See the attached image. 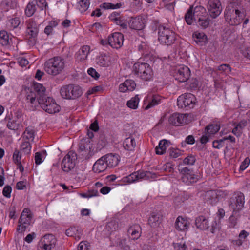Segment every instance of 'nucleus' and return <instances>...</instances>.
Here are the masks:
<instances>
[{
    "label": "nucleus",
    "instance_id": "nucleus-1",
    "mask_svg": "<svg viewBox=\"0 0 250 250\" xmlns=\"http://www.w3.org/2000/svg\"><path fill=\"white\" fill-rule=\"evenodd\" d=\"M45 88L39 83H35L33 86V91H30L25 96V103L29 109L34 111L40 105H48L54 100L47 97L45 94Z\"/></svg>",
    "mask_w": 250,
    "mask_h": 250
},
{
    "label": "nucleus",
    "instance_id": "nucleus-2",
    "mask_svg": "<svg viewBox=\"0 0 250 250\" xmlns=\"http://www.w3.org/2000/svg\"><path fill=\"white\" fill-rule=\"evenodd\" d=\"M241 3H232L228 6L224 12V16L226 21L230 25L235 26L240 24L244 18V13L241 11Z\"/></svg>",
    "mask_w": 250,
    "mask_h": 250
},
{
    "label": "nucleus",
    "instance_id": "nucleus-3",
    "mask_svg": "<svg viewBox=\"0 0 250 250\" xmlns=\"http://www.w3.org/2000/svg\"><path fill=\"white\" fill-rule=\"evenodd\" d=\"M64 67V61L60 57H55L45 62L44 69L45 72L52 76L61 73Z\"/></svg>",
    "mask_w": 250,
    "mask_h": 250
},
{
    "label": "nucleus",
    "instance_id": "nucleus-4",
    "mask_svg": "<svg viewBox=\"0 0 250 250\" xmlns=\"http://www.w3.org/2000/svg\"><path fill=\"white\" fill-rule=\"evenodd\" d=\"M37 19L36 17H34L28 19L25 22L26 32L28 36L27 42L30 46H33L36 44L39 33V27L40 23Z\"/></svg>",
    "mask_w": 250,
    "mask_h": 250
},
{
    "label": "nucleus",
    "instance_id": "nucleus-5",
    "mask_svg": "<svg viewBox=\"0 0 250 250\" xmlns=\"http://www.w3.org/2000/svg\"><path fill=\"white\" fill-rule=\"evenodd\" d=\"M133 70L135 75L144 81H149L153 77L152 69L147 63L137 62L133 66Z\"/></svg>",
    "mask_w": 250,
    "mask_h": 250
},
{
    "label": "nucleus",
    "instance_id": "nucleus-6",
    "mask_svg": "<svg viewBox=\"0 0 250 250\" xmlns=\"http://www.w3.org/2000/svg\"><path fill=\"white\" fill-rule=\"evenodd\" d=\"M60 94L64 99L74 100L83 94V90L79 85L71 84L62 87L60 89Z\"/></svg>",
    "mask_w": 250,
    "mask_h": 250
},
{
    "label": "nucleus",
    "instance_id": "nucleus-7",
    "mask_svg": "<svg viewBox=\"0 0 250 250\" xmlns=\"http://www.w3.org/2000/svg\"><path fill=\"white\" fill-rule=\"evenodd\" d=\"M158 34L159 41L164 45H171L176 40L175 33L164 25H159Z\"/></svg>",
    "mask_w": 250,
    "mask_h": 250
},
{
    "label": "nucleus",
    "instance_id": "nucleus-8",
    "mask_svg": "<svg viewBox=\"0 0 250 250\" xmlns=\"http://www.w3.org/2000/svg\"><path fill=\"white\" fill-rule=\"evenodd\" d=\"M245 204V196L241 192H235L229 201V206L233 211H238L241 210L244 208Z\"/></svg>",
    "mask_w": 250,
    "mask_h": 250
},
{
    "label": "nucleus",
    "instance_id": "nucleus-9",
    "mask_svg": "<svg viewBox=\"0 0 250 250\" xmlns=\"http://www.w3.org/2000/svg\"><path fill=\"white\" fill-rule=\"evenodd\" d=\"M196 98L190 93H185L179 96L177 103L179 107L191 109L193 108L196 103Z\"/></svg>",
    "mask_w": 250,
    "mask_h": 250
},
{
    "label": "nucleus",
    "instance_id": "nucleus-10",
    "mask_svg": "<svg viewBox=\"0 0 250 250\" xmlns=\"http://www.w3.org/2000/svg\"><path fill=\"white\" fill-rule=\"evenodd\" d=\"M77 159L76 153L72 151H69L63 158L62 162V167L63 171L69 172L75 166V162Z\"/></svg>",
    "mask_w": 250,
    "mask_h": 250
},
{
    "label": "nucleus",
    "instance_id": "nucleus-11",
    "mask_svg": "<svg viewBox=\"0 0 250 250\" xmlns=\"http://www.w3.org/2000/svg\"><path fill=\"white\" fill-rule=\"evenodd\" d=\"M57 240L52 234L45 235L38 244V250H51L55 247Z\"/></svg>",
    "mask_w": 250,
    "mask_h": 250
},
{
    "label": "nucleus",
    "instance_id": "nucleus-12",
    "mask_svg": "<svg viewBox=\"0 0 250 250\" xmlns=\"http://www.w3.org/2000/svg\"><path fill=\"white\" fill-rule=\"evenodd\" d=\"M179 170L181 174L182 181L187 185L196 183L198 181L197 176L194 174L192 169L185 167Z\"/></svg>",
    "mask_w": 250,
    "mask_h": 250
},
{
    "label": "nucleus",
    "instance_id": "nucleus-13",
    "mask_svg": "<svg viewBox=\"0 0 250 250\" xmlns=\"http://www.w3.org/2000/svg\"><path fill=\"white\" fill-rule=\"evenodd\" d=\"M207 8L209 15L212 18H216L221 14L223 8L219 0H209Z\"/></svg>",
    "mask_w": 250,
    "mask_h": 250
},
{
    "label": "nucleus",
    "instance_id": "nucleus-14",
    "mask_svg": "<svg viewBox=\"0 0 250 250\" xmlns=\"http://www.w3.org/2000/svg\"><path fill=\"white\" fill-rule=\"evenodd\" d=\"M124 35L119 32L112 34L108 38V43L112 48L119 49L123 44Z\"/></svg>",
    "mask_w": 250,
    "mask_h": 250
},
{
    "label": "nucleus",
    "instance_id": "nucleus-15",
    "mask_svg": "<svg viewBox=\"0 0 250 250\" xmlns=\"http://www.w3.org/2000/svg\"><path fill=\"white\" fill-rule=\"evenodd\" d=\"M190 74L189 68L188 66L182 65L176 70L174 76L179 82H185L188 79Z\"/></svg>",
    "mask_w": 250,
    "mask_h": 250
},
{
    "label": "nucleus",
    "instance_id": "nucleus-16",
    "mask_svg": "<svg viewBox=\"0 0 250 250\" xmlns=\"http://www.w3.org/2000/svg\"><path fill=\"white\" fill-rule=\"evenodd\" d=\"M187 116L186 114L174 113L171 115L168 118V122L172 125L178 126L186 123Z\"/></svg>",
    "mask_w": 250,
    "mask_h": 250
},
{
    "label": "nucleus",
    "instance_id": "nucleus-17",
    "mask_svg": "<svg viewBox=\"0 0 250 250\" xmlns=\"http://www.w3.org/2000/svg\"><path fill=\"white\" fill-rule=\"evenodd\" d=\"M142 233L141 226L138 224L130 226L127 230L129 238L132 240H137L140 238Z\"/></svg>",
    "mask_w": 250,
    "mask_h": 250
},
{
    "label": "nucleus",
    "instance_id": "nucleus-18",
    "mask_svg": "<svg viewBox=\"0 0 250 250\" xmlns=\"http://www.w3.org/2000/svg\"><path fill=\"white\" fill-rule=\"evenodd\" d=\"M195 224L196 228L201 230H207L210 226L208 219L203 215H200L196 218Z\"/></svg>",
    "mask_w": 250,
    "mask_h": 250
},
{
    "label": "nucleus",
    "instance_id": "nucleus-19",
    "mask_svg": "<svg viewBox=\"0 0 250 250\" xmlns=\"http://www.w3.org/2000/svg\"><path fill=\"white\" fill-rule=\"evenodd\" d=\"M107 167L104 157L102 156L94 163L92 170L95 173H99L104 171Z\"/></svg>",
    "mask_w": 250,
    "mask_h": 250
},
{
    "label": "nucleus",
    "instance_id": "nucleus-20",
    "mask_svg": "<svg viewBox=\"0 0 250 250\" xmlns=\"http://www.w3.org/2000/svg\"><path fill=\"white\" fill-rule=\"evenodd\" d=\"M189 222L187 218L182 216H178L175 221V226L177 230L179 231H184L189 228Z\"/></svg>",
    "mask_w": 250,
    "mask_h": 250
},
{
    "label": "nucleus",
    "instance_id": "nucleus-21",
    "mask_svg": "<svg viewBox=\"0 0 250 250\" xmlns=\"http://www.w3.org/2000/svg\"><path fill=\"white\" fill-rule=\"evenodd\" d=\"M128 25L131 28L138 30L142 29L145 26L144 20L140 17L132 18L128 22Z\"/></svg>",
    "mask_w": 250,
    "mask_h": 250
},
{
    "label": "nucleus",
    "instance_id": "nucleus-22",
    "mask_svg": "<svg viewBox=\"0 0 250 250\" xmlns=\"http://www.w3.org/2000/svg\"><path fill=\"white\" fill-rule=\"evenodd\" d=\"M78 151L79 152H82V155H85L87 153L90 152L92 148V144L91 143L90 138L81 141L79 144Z\"/></svg>",
    "mask_w": 250,
    "mask_h": 250
},
{
    "label": "nucleus",
    "instance_id": "nucleus-23",
    "mask_svg": "<svg viewBox=\"0 0 250 250\" xmlns=\"http://www.w3.org/2000/svg\"><path fill=\"white\" fill-rule=\"evenodd\" d=\"M103 157H104L107 167L110 168L116 166L119 161V156L116 154H108Z\"/></svg>",
    "mask_w": 250,
    "mask_h": 250
},
{
    "label": "nucleus",
    "instance_id": "nucleus-24",
    "mask_svg": "<svg viewBox=\"0 0 250 250\" xmlns=\"http://www.w3.org/2000/svg\"><path fill=\"white\" fill-rule=\"evenodd\" d=\"M65 234L69 237H74L75 239L80 240L83 234V232L79 227L73 226L66 230Z\"/></svg>",
    "mask_w": 250,
    "mask_h": 250
},
{
    "label": "nucleus",
    "instance_id": "nucleus-25",
    "mask_svg": "<svg viewBox=\"0 0 250 250\" xmlns=\"http://www.w3.org/2000/svg\"><path fill=\"white\" fill-rule=\"evenodd\" d=\"M90 47L88 45H84L76 53L75 58L80 62L84 61L87 59Z\"/></svg>",
    "mask_w": 250,
    "mask_h": 250
},
{
    "label": "nucleus",
    "instance_id": "nucleus-26",
    "mask_svg": "<svg viewBox=\"0 0 250 250\" xmlns=\"http://www.w3.org/2000/svg\"><path fill=\"white\" fill-rule=\"evenodd\" d=\"M205 200L212 205L215 204L219 200V197L216 190H209L205 195Z\"/></svg>",
    "mask_w": 250,
    "mask_h": 250
},
{
    "label": "nucleus",
    "instance_id": "nucleus-27",
    "mask_svg": "<svg viewBox=\"0 0 250 250\" xmlns=\"http://www.w3.org/2000/svg\"><path fill=\"white\" fill-rule=\"evenodd\" d=\"M136 83L133 80H127L119 85V90L121 92L133 91L136 87Z\"/></svg>",
    "mask_w": 250,
    "mask_h": 250
},
{
    "label": "nucleus",
    "instance_id": "nucleus-28",
    "mask_svg": "<svg viewBox=\"0 0 250 250\" xmlns=\"http://www.w3.org/2000/svg\"><path fill=\"white\" fill-rule=\"evenodd\" d=\"M162 217V215L158 212H153L148 219V224L151 227L156 228L161 224Z\"/></svg>",
    "mask_w": 250,
    "mask_h": 250
},
{
    "label": "nucleus",
    "instance_id": "nucleus-29",
    "mask_svg": "<svg viewBox=\"0 0 250 250\" xmlns=\"http://www.w3.org/2000/svg\"><path fill=\"white\" fill-rule=\"evenodd\" d=\"M192 36L195 42L200 45H204L208 40L207 36L203 32H195Z\"/></svg>",
    "mask_w": 250,
    "mask_h": 250
},
{
    "label": "nucleus",
    "instance_id": "nucleus-30",
    "mask_svg": "<svg viewBox=\"0 0 250 250\" xmlns=\"http://www.w3.org/2000/svg\"><path fill=\"white\" fill-rule=\"evenodd\" d=\"M42 109L48 113L53 114L59 112L60 106L56 104L54 100L52 101V102L48 105H42Z\"/></svg>",
    "mask_w": 250,
    "mask_h": 250
},
{
    "label": "nucleus",
    "instance_id": "nucleus-31",
    "mask_svg": "<svg viewBox=\"0 0 250 250\" xmlns=\"http://www.w3.org/2000/svg\"><path fill=\"white\" fill-rule=\"evenodd\" d=\"M35 136V130L33 127L28 126L26 128L22 135L23 140L33 141Z\"/></svg>",
    "mask_w": 250,
    "mask_h": 250
},
{
    "label": "nucleus",
    "instance_id": "nucleus-32",
    "mask_svg": "<svg viewBox=\"0 0 250 250\" xmlns=\"http://www.w3.org/2000/svg\"><path fill=\"white\" fill-rule=\"evenodd\" d=\"M136 145L135 139L132 137L126 138L123 143V146L125 149L128 151L134 150Z\"/></svg>",
    "mask_w": 250,
    "mask_h": 250
},
{
    "label": "nucleus",
    "instance_id": "nucleus-33",
    "mask_svg": "<svg viewBox=\"0 0 250 250\" xmlns=\"http://www.w3.org/2000/svg\"><path fill=\"white\" fill-rule=\"evenodd\" d=\"M28 209L25 208L22 212L20 218L19 220L20 224H27L29 225L32 218V215L28 214Z\"/></svg>",
    "mask_w": 250,
    "mask_h": 250
},
{
    "label": "nucleus",
    "instance_id": "nucleus-34",
    "mask_svg": "<svg viewBox=\"0 0 250 250\" xmlns=\"http://www.w3.org/2000/svg\"><path fill=\"white\" fill-rule=\"evenodd\" d=\"M195 21H196L198 26L203 29H206L209 26L210 21L208 15L207 14L203 17L197 19Z\"/></svg>",
    "mask_w": 250,
    "mask_h": 250
},
{
    "label": "nucleus",
    "instance_id": "nucleus-35",
    "mask_svg": "<svg viewBox=\"0 0 250 250\" xmlns=\"http://www.w3.org/2000/svg\"><path fill=\"white\" fill-rule=\"evenodd\" d=\"M220 128V125L217 124H210L205 128L204 133L210 135L211 136L216 133Z\"/></svg>",
    "mask_w": 250,
    "mask_h": 250
},
{
    "label": "nucleus",
    "instance_id": "nucleus-36",
    "mask_svg": "<svg viewBox=\"0 0 250 250\" xmlns=\"http://www.w3.org/2000/svg\"><path fill=\"white\" fill-rule=\"evenodd\" d=\"M137 175L138 180L140 179H154L156 178V174L152 173L150 171H138L136 172Z\"/></svg>",
    "mask_w": 250,
    "mask_h": 250
},
{
    "label": "nucleus",
    "instance_id": "nucleus-37",
    "mask_svg": "<svg viewBox=\"0 0 250 250\" xmlns=\"http://www.w3.org/2000/svg\"><path fill=\"white\" fill-rule=\"evenodd\" d=\"M193 12L194 15V21L208 14H207L206 9L201 6L195 7L194 10H193Z\"/></svg>",
    "mask_w": 250,
    "mask_h": 250
},
{
    "label": "nucleus",
    "instance_id": "nucleus-38",
    "mask_svg": "<svg viewBox=\"0 0 250 250\" xmlns=\"http://www.w3.org/2000/svg\"><path fill=\"white\" fill-rule=\"evenodd\" d=\"M31 145L30 141L27 140H23L20 146V150L24 154H29L31 150Z\"/></svg>",
    "mask_w": 250,
    "mask_h": 250
},
{
    "label": "nucleus",
    "instance_id": "nucleus-39",
    "mask_svg": "<svg viewBox=\"0 0 250 250\" xmlns=\"http://www.w3.org/2000/svg\"><path fill=\"white\" fill-rule=\"evenodd\" d=\"M167 141L166 140H162L160 141L158 146L155 148L156 153L158 155H162L166 152L167 149L166 145Z\"/></svg>",
    "mask_w": 250,
    "mask_h": 250
},
{
    "label": "nucleus",
    "instance_id": "nucleus-40",
    "mask_svg": "<svg viewBox=\"0 0 250 250\" xmlns=\"http://www.w3.org/2000/svg\"><path fill=\"white\" fill-rule=\"evenodd\" d=\"M161 101L160 96L153 95L152 99L148 102V104L145 107V109L148 110L154 106L158 105L161 103Z\"/></svg>",
    "mask_w": 250,
    "mask_h": 250
},
{
    "label": "nucleus",
    "instance_id": "nucleus-41",
    "mask_svg": "<svg viewBox=\"0 0 250 250\" xmlns=\"http://www.w3.org/2000/svg\"><path fill=\"white\" fill-rule=\"evenodd\" d=\"M185 19L187 23L191 25L194 21V15L193 12V7H190L185 15Z\"/></svg>",
    "mask_w": 250,
    "mask_h": 250
},
{
    "label": "nucleus",
    "instance_id": "nucleus-42",
    "mask_svg": "<svg viewBox=\"0 0 250 250\" xmlns=\"http://www.w3.org/2000/svg\"><path fill=\"white\" fill-rule=\"evenodd\" d=\"M36 10V6L34 2H33L32 0L27 5L25 9V14L27 16L31 17L35 13Z\"/></svg>",
    "mask_w": 250,
    "mask_h": 250
},
{
    "label": "nucleus",
    "instance_id": "nucleus-43",
    "mask_svg": "<svg viewBox=\"0 0 250 250\" xmlns=\"http://www.w3.org/2000/svg\"><path fill=\"white\" fill-rule=\"evenodd\" d=\"M239 216V212L233 211L232 215L230 216L229 219V227H235L237 223L238 218Z\"/></svg>",
    "mask_w": 250,
    "mask_h": 250
},
{
    "label": "nucleus",
    "instance_id": "nucleus-44",
    "mask_svg": "<svg viewBox=\"0 0 250 250\" xmlns=\"http://www.w3.org/2000/svg\"><path fill=\"white\" fill-rule=\"evenodd\" d=\"M139 98L138 95L132 97L130 100L127 102V106L131 109H135L137 108L139 102Z\"/></svg>",
    "mask_w": 250,
    "mask_h": 250
},
{
    "label": "nucleus",
    "instance_id": "nucleus-45",
    "mask_svg": "<svg viewBox=\"0 0 250 250\" xmlns=\"http://www.w3.org/2000/svg\"><path fill=\"white\" fill-rule=\"evenodd\" d=\"M20 23V20L19 18H12L9 20L7 26L9 30H13L18 27Z\"/></svg>",
    "mask_w": 250,
    "mask_h": 250
},
{
    "label": "nucleus",
    "instance_id": "nucleus-46",
    "mask_svg": "<svg viewBox=\"0 0 250 250\" xmlns=\"http://www.w3.org/2000/svg\"><path fill=\"white\" fill-rule=\"evenodd\" d=\"M0 43L3 46H6L9 44V36L6 31L0 32Z\"/></svg>",
    "mask_w": 250,
    "mask_h": 250
},
{
    "label": "nucleus",
    "instance_id": "nucleus-47",
    "mask_svg": "<svg viewBox=\"0 0 250 250\" xmlns=\"http://www.w3.org/2000/svg\"><path fill=\"white\" fill-rule=\"evenodd\" d=\"M89 0H81L79 3V9L81 13L85 12L89 6Z\"/></svg>",
    "mask_w": 250,
    "mask_h": 250
},
{
    "label": "nucleus",
    "instance_id": "nucleus-48",
    "mask_svg": "<svg viewBox=\"0 0 250 250\" xmlns=\"http://www.w3.org/2000/svg\"><path fill=\"white\" fill-rule=\"evenodd\" d=\"M196 162V158L193 155H189L183 161V163L186 165H193Z\"/></svg>",
    "mask_w": 250,
    "mask_h": 250
},
{
    "label": "nucleus",
    "instance_id": "nucleus-49",
    "mask_svg": "<svg viewBox=\"0 0 250 250\" xmlns=\"http://www.w3.org/2000/svg\"><path fill=\"white\" fill-rule=\"evenodd\" d=\"M115 23H116L117 25H120V27L124 29H127V24H128V22L123 16H121L120 18L118 19L117 21H115Z\"/></svg>",
    "mask_w": 250,
    "mask_h": 250
},
{
    "label": "nucleus",
    "instance_id": "nucleus-50",
    "mask_svg": "<svg viewBox=\"0 0 250 250\" xmlns=\"http://www.w3.org/2000/svg\"><path fill=\"white\" fill-rule=\"evenodd\" d=\"M136 174V172H134L129 175L124 177V181L128 183H131L137 181V175Z\"/></svg>",
    "mask_w": 250,
    "mask_h": 250
},
{
    "label": "nucleus",
    "instance_id": "nucleus-51",
    "mask_svg": "<svg viewBox=\"0 0 250 250\" xmlns=\"http://www.w3.org/2000/svg\"><path fill=\"white\" fill-rule=\"evenodd\" d=\"M97 63L101 66L106 67L108 65V63L105 56H100L96 59Z\"/></svg>",
    "mask_w": 250,
    "mask_h": 250
},
{
    "label": "nucleus",
    "instance_id": "nucleus-52",
    "mask_svg": "<svg viewBox=\"0 0 250 250\" xmlns=\"http://www.w3.org/2000/svg\"><path fill=\"white\" fill-rule=\"evenodd\" d=\"M168 153L169 154V156L171 157H173L174 158H177L179 157L181 154V152L178 149L174 148L172 147L170 148L168 150Z\"/></svg>",
    "mask_w": 250,
    "mask_h": 250
},
{
    "label": "nucleus",
    "instance_id": "nucleus-53",
    "mask_svg": "<svg viewBox=\"0 0 250 250\" xmlns=\"http://www.w3.org/2000/svg\"><path fill=\"white\" fill-rule=\"evenodd\" d=\"M103 5V7L105 9H114L119 8L122 5L121 3H117L115 4L110 3H104Z\"/></svg>",
    "mask_w": 250,
    "mask_h": 250
},
{
    "label": "nucleus",
    "instance_id": "nucleus-54",
    "mask_svg": "<svg viewBox=\"0 0 250 250\" xmlns=\"http://www.w3.org/2000/svg\"><path fill=\"white\" fill-rule=\"evenodd\" d=\"M21 156L18 149H15L13 155V160L15 164L21 162Z\"/></svg>",
    "mask_w": 250,
    "mask_h": 250
},
{
    "label": "nucleus",
    "instance_id": "nucleus-55",
    "mask_svg": "<svg viewBox=\"0 0 250 250\" xmlns=\"http://www.w3.org/2000/svg\"><path fill=\"white\" fill-rule=\"evenodd\" d=\"M218 70L225 73H229L231 71V67L228 64H223L218 66Z\"/></svg>",
    "mask_w": 250,
    "mask_h": 250
},
{
    "label": "nucleus",
    "instance_id": "nucleus-56",
    "mask_svg": "<svg viewBox=\"0 0 250 250\" xmlns=\"http://www.w3.org/2000/svg\"><path fill=\"white\" fill-rule=\"evenodd\" d=\"M89 244L87 241H82L78 246V250H89Z\"/></svg>",
    "mask_w": 250,
    "mask_h": 250
},
{
    "label": "nucleus",
    "instance_id": "nucleus-57",
    "mask_svg": "<svg viewBox=\"0 0 250 250\" xmlns=\"http://www.w3.org/2000/svg\"><path fill=\"white\" fill-rule=\"evenodd\" d=\"M224 142L223 139L215 140L212 143L213 147L215 148L220 149L223 146Z\"/></svg>",
    "mask_w": 250,
    "mask_h": 250
},
{
    "label": "nucleus",
    "instance_id": "nucleus-58",
    "mask_svg": "<svg viewBox=\"0 0 250 250\" xmlns=\"http://www.w3.org/2000/svg\"><path fill=\"white\" fill-rule=\"evenodd\" d=\"M12 191V188L10 186H5L2 191V193L4 196L7 198L11 197V193Z\"/></svg>",
    "mask_w": 250,
    "mask_h": 250
},
{
    "label": "nucleus",
    "instance_id": "nucleus-59",
    "mask_svg": "<svg viewBox=\"0 0 250 250\" xmlns=\"http://www.w3.org/2000/svg\"><path fill=\"white\" fill-rule=\"evenodd\" d=\"M33 2H34L35 5H37L40 7L41 10L43 9V7L46 6V2L45 0H32Z\"/></svg>",
    "mask_w": 250,
    "mask_h": 250
},
{
    "label": "nucleus",
    "instance_id": "nucleus-60",
    "mask_svg": "<svg viewBox=\"0 0 250 250\" xmlns=\"http://www.w3.org/2000/svg\"><path fill=\"white\" fill-rule=\"evenodd\" d=\"M174 247L175 250H186L187 246L185 242L174 243Z\"/></svg>",
    "mask_w": 250,
    "mask_h": 250
},
{
    "label": "nucleus",
    "instance_id": "nucleus-61",
    "mask_svg": "<svg viewBox=\"0 0 250 250\" xmlns=\"http://www.w3.org/2000/svg\"><path fill=\"white\" fill-rule=\"evenodd\" d=\"M87 73L90 76H91L95 79H97L100 76V75L98 74V73L95 70V69L93 68H89L87 71Z\"/></svg>",
    "mask_w": 250,
    "mask_h": 250
},
{
    "label": "nucleus",
    "instance_id": "nucleus-62",
    "mask_svg": "<svg viewBox=\"0 0 250 250\" xmlns=\"http://www.w3.org/2000/svg\"><path fill=\"white\" fill-rule=\"evenodd\" d=\"M243 55L249 59H250V47H245L241 49Z\"/></svg>",
    "mask_w": 250,
    "mask_h": 250
},
{
    "label": "nucleus",
    "instance_id": "nucleus-63",
    "mask_svg": "<svg viewBox=\"0 0 250 250\" xmlns=\"http://www.w3.org/2000/svg\"><path fill=\"white\" fill-rule=\"evenodd\" d=\"M35 162L36 165H39L42 162V157L40 152H36L35 153Z\"/></svg>",
    "mask_w": 250,
    "mask_h": 250
},
{
    "label": "nucleus",
    "instance_id": "nucleus-64",
    "mask_svg": "<svg viewBox=\"0 0 250 250\" xmlns=\"http://www.w3.org/2000/svg\"><path fill=\"white\" fill-rule=\"evenodd\" d=\"M250 160L249 158H246L241 163L240 166V170H244L249 166Z\"/></svg>",
    "mask_w": 250,
    "mask_h": 250
}]
</instances>
